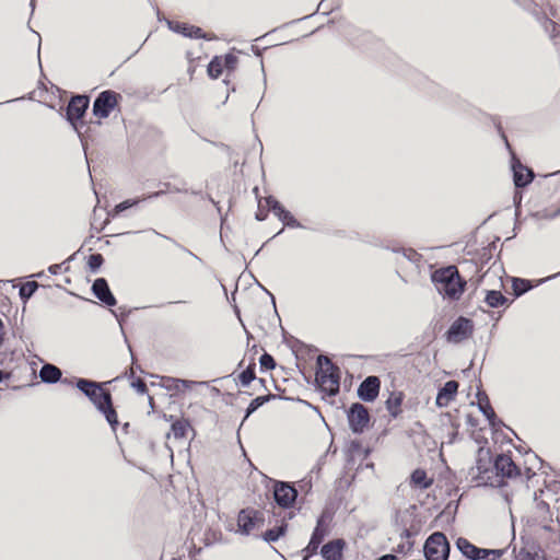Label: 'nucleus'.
<instances>
[{"mask_svg":"<svg viewBox=\"0 0 560 560\" xmlns=\"http://www.w3.org/2000/svg\"><path fill=\"white\" fill-rule=\"evenodd\" d=\"M121 102V94L112 89L101 91L96 94L92 102L91 117L88 120V137H96L98 135L96 129L103 127L105 120L108 119L112 114L113 135L119 136L121 132V118H124L120 107Z\"/></svg>","mask_w":560,"mask_h":560,"instance_id":"obj_1","label":"nucleus"},{"mask_svg":"<svg viewBox=\"0 0 560 560\" xmlns=\"http://www.w3.org/2000/svg\"><path fill=\"white\" fill-rule=\"evenodd\" d=\"M91 105V93H70L69 100L61 103L58 114L66 120L71 130H73L79 140H84L88 136V110Z\"/></svg>","mask_w":560,"mask_h":560,"instance_id":"obj_2","label":"nucleus"},{"mask_svg":"<svg viewBox=\"0 0 560 560\" xmlns=\"http://www.w3.org/2000/svg\"><path fill=\"white\" fill-rule=\"evenodd\" d=\"M478 113L490 121L500 140H509V137H521L523 132L528 131L530 121L527 117H506L505 120L499 115L488 114L478 109Z\"/></svg>","mask_w":560,"mask_h":560,"instance_id":"obj_3","label":"nucleus"},{"mask_svg":"<svg viewBox=\"0 0 560 560\" xmlns=\"http://www.w3.org/2000/svg\"><path fill=\"white\" fill-rule=\"evenodd\" d=\"M433 281L438 291L445 298L458 300L464 292L465 281L460 278L455 266L436 270L433 273Z\"/></svg>","mask_w":560,"mask_h":560,"instance_id":"obj_4","label":"nucleus"},{"mask_svg":"<svg viewBox=\"0 0 560 560\" xmlns=\"http://www.w3.org/2000/svg\"><path fill=\"white\" fill-rule=\"evenodd\" d=\"M243 52V49L231 47L222 55H214L207 65V75L210 80H218L223 72L226 75L233 74L240 65L238 55Z\"/></svg>","mask_w":560,"mask_h":560,"instance_id":"obj_5","label":"nucleus"},{"mask_svg":"<svg viewBox=\"0 0 560 560\" xmlns=\"http://www.w3.org/2000/svg\"><path fill=\"white\" fill-rule=\"evenodd\" d=\"M121 130H125L127 140H156L161 132L154 126L142 119L121 118Z\"/></svg>","mask_w":560,"mask_h":560,"instance_id":"obj_6","label":"nucleus"},{"mask_svg":"<svg viewBox=\"0 0 560 560\" xmlns=\"http://www.w3.org/2000/svg\"><path fill=\"white\" fill-rule=\"evenodd\" d=\"M166 27L174 34L180 35L184 38L189 39H202L206 42H211L217 39V35L214 33H207L200 26L190 24L188 22L180 21H166Z\"/></svg>","mask_w":560,"mask_h":560,"instance_id":"obj_7","label":"nucleus"},{"mask_svg":"<svg viewBox=\"0 0 560 560\" xmlns=\"http://www.w3.org/2000/svg\"><path fill=\"white\" fill-rule=\"evenodd\" d=\"M345 37L353 47L366 54L377 50L382 46V43L371 32L357 30L353 25L348 30V36Z\"/></svg>","mask_w":560,"mask_h":560,"instance_id":"obj_8","label":"nucleus"},{"mask_svg":"<svg viewBox=\"0 0 560 560\" xmlns=\"http://www.w3.org/2000/svg\"><path fill=\"white\" fill-rule=\"evenodd\" d=\"M326 365L322 366L316 374V381L320 389L328 395H336L339 390V374L330 361L325 359Z\"/></svg>","mask_w":560,"mask_h":560,"instance_id":"obj_9","label":"nucleus"},{"mask_svg":"<svg viewBox=\"0 0 560 560\" xmlns=\"http://www.w3.org/2000/svg\"><path fill=\"white\" fill-rule=\"evenodd\" d=\"M450 546L442 533L432 534L424 544V555L428 560H446Z\"/></svg>","mask_w":560,"mask_h":560,"instance_id":"obj_10","label":"nucleus"},{"mask_svg":"<svg viewBox=\"0 0 560 560\" xmlns=\"http://www.w3.org/2000/svg\"><path fill=\"white\" fill-rule=\"evenodd\" d=\"M483 452L480 450L479 459L475 467L471 468V472L474 478L477 480L478 486H495L500 483V480H495L493 474V465L491 464V459L486 453L485 457L482 456Z\"/></svg>","mask_w":560,"mask_h":560,"instance_id":"obj_11","label":"nucleus"},{"mask_svg":"<svg viewBox=\"0 0 560 560\" xmlns=\"http://www.w3.org/2000/svg\"><path fill=\"white\" fill-rule=\"evenodd\" d=\"M327 1L328 0H320L319 3L317 4L316 10L313 13L304 15V16L299 18V19L291 20L289 22H285V23L281 24L280 26H277V27L272 28L271 31L262 34L261 36H258L257 38L254 39V42H260V40L265 39L267 36H269L270 34L278 32L279 30L287 28V27H289L291 25H294V24H298V23H300L302 21L311 19V18H313L314 15H316L318 13H320L322 15L328 16L332 12L339 10L340 7H341L340 1H334L331 5H326Z\"/></svg>","mask_w":560,"mask_h":560,"instance_id":"obj_12","label":"nucleus"},{"mask_svg":"<svg viewBox=\"0 0 560 560\" xmlns=\"http://www.w3.org/2000/svg\"><path fill=\"white\" fill-rule=\"evenodd\" d=\"M262 526V514L254 509H244L237 515V532L243 535H249Z\"/></svg>","mask_w":560,"mask_h":560,"instance_id":"obj_13","label":"nucleus"},{"mask_svg":"<svg viewBox=\"0 0 560 560\" xmlns=\"http://www.w3.org/2000/svg\"><path fill=\"white\" fill-rule=\"evenodd\" d=\"M91 400L105 415L106 420L114 429L118 423V419L116 411L112 407L110 394L100 386L96 388L95 396Z\"/></svg>","mask_w":560,"mask_h":560,"instance_id":"obj_14","label":"nucleus"},{"mask_svg":"<svg viewBox=\"0 0 560 560\" xmlns=\"http://www.w3.org/2000/svg\"><path fill=\"white\" fill-rule=\"evenodd\" d=\"M348 420L353 432H362L369 423L368 409L361 404H353L348 412Z\"/></svg>","mask_w":560,"mask_h":560,"instance_id":"obj_15","label":"nucleus"},{"mask_svg":"<svg viewBox=\"0 0 560 560\" xmlns=\"http://www.w3.org/2000/svg\"><path fill=\"white\" fill-rule=\"evenodd\" d=\"M472 331V324L469 319L459 317L456 319L447 331V339L452 342H460L469 337Z\"/></svg>","mask_w":560,"mask_h":560,"instance_id":"obj_16","label":"nucleus"},{"mask_svg":"<svg viewBox=\"0 0 560 560\" xmlns=\"http://www.w3.org/2000/svg\"><path fill=\"white\" fill-rule=\"evenodd\" d=\"M298 492L296 490L285 482H277L273 488V497L276 502L282 508L291 506L295 499Z\"/></svg>","mask_w":560,"mask_h":560,"instance_id":"obj_17","label":"nucleus"},{"mask_svg":"<svg viewBox=\"0 0 560 560\" xmlns=\"http://www.w3.org/2000/svg\"><path fill=\"white\" fill-rule=\"evenodd\" d=\"M493 474L495 480H499V477H514L518 475V470L514 462L508 455H500L497 457L493 464Z\"/></svg>","mask_w":560,"mask_h":560,"instance_id":"obj_18","label":"nucleus"},{"mask_svg":"<svg viewBox=\"0 0 560 560\" xmlns=\"http://www.w3.org/2000/svg\"><path fill=\"white\" fill-rule=\"evenodd\" d=\"M380 392V380L376 376L365 378L358 389L359 397L364 401H373Z\"/></svg>","mask_w":560,"mask_h":560,"instance_id":"obj_19","label":"nucleus"},{"mask_svg":"<svg viewBox=\"0 0 560 560\" xmlns=\"http://www.w3.org/2000/svg\"><path fill=\"white\" fill-rule=\"evenodd\" d=\"M512 155L514 154L512 153ZM512 171L516 187H524L533 180V172L524 166L515 156H512Z\"/></svg>","mask_w":560,"mask_h":560,"instance_id":"obj_20","label":"nucleus"},{"mask_svg":"<svg viewBox=\"0 0 560 560\" xmlns=\"http://www.w3.org/2000/svg\"><path fill=\"white\" fill-rule=\"evenodd\" d=\"M331 25H336V30H337L338 34L343 36V37L348 36V30L352 28V25L345 18H342V16H340V18H332V19H329L326 22V24L318 25L313 31L302 35L299 38L302 39V38L311 37L312 35L320 32L325 26H331Z\"/></svg>","mask_w":560,"mask_h":560,"instance_id":"obj_21","label":"nucleus"},{"mask_svg":"<svg viewBox=\"0 0 560 560\" xmlns=\"http://www.w3.org/2000/svg\"><path fill=\"white\" fill-rule=\"evenodd\" d=\"M458 389V383L455 381H448L440 389L436 396V405L439 407H446L455 397Z\"/></svg>","mask_w":560,"mask_h":560,"instance_id":"obj_22","label":"nucleus"},{"mask_svg":"<svg viewBox=\"0 0 560 560\" xmlns=\"http://www.w3.org/2000/svg\"><path fill=\"white\" fill-rule=\"evenodd\" d=\"M345 546L346 542L342 539L329 541L322 547V556L326 560H341Z\"/></svg>","mask_w":560,"mask_h":560,"instance_id":"obj_23","label":"nucleus"},{"mask_svg":"<svg viewBox=\"0 0 560 560\" xmlns=\"http://www.w3.org/2000/svg\"><path fill=\"white\" fill-rule=\"evenodd\" d=\"M94 294L105 304L113 306L116 304V300L109 291L108 284L105 279H96L93 283Z\"/></svg>","mask_w":560,"mask_h":560,"instance_id":"obj_24","label":"nucleus"},{"mask_svg":"<svg viewBox=\"0 0 560 560\" xmlns=\"http://www.w3.org/2000/svg\"><path fill=\"white\" fill-rule=\"evenodd\" d=\"M296 40H300V38L277 43V44H273V46L287 45V44H291V43L296 42ZM271 47H272V45H268V46H264V47H259L257 45H252L250 48H249L250 51L253 52V55L255 57L259 58L260 69H261V73H262V81H264L265 89L267 88V77H266L265 65H264V52L267 49L271 48Z\"/></svg>","mask_w":560,"mask_h":560,"instance_id":"obj_25","label":"nucleus"},{"mask_svg":"<svg viewBox=\"0 0 560 560\" xmlns=\"http://www.w3.org/2000/svg\"><path fill=\"white\" fill-rule=\"evenodd\" d=\"M267 203L275 211V213L279 217V219H281L283 222H285L287 225L300 226V224L292 217V214L289 211H287L277 200H275L272 198H268Z\"/></svg>","mask_w":560,"mask_h":560,"instance_id":"obj_26","label":"nucleus"},{"mask_svg":"<svg viewBox=\"0 0 560 560\" xmlns=\"http://www.w3.org/2000/svg\"><path fill=\"white\" fill-rule=\"evenodd\" d=\"M516 5L522 8L525 12L532 14L534 18H536L537 21L541 23L544 26V16H547L544 14L540 10L538 4L534 0H512Z\"/></svg>","mask_w":560,"mask_h":560,"instance_id":"obj_27","label":"nucleus"},{"mask_svg":"<svg viewBox=\"0 0 560 560\" xmlns=\"http://www.w3.org/2000/svg\"><path fill=\"white\" fill-rule=\"evenodd\" d=\"M40 378L44 381V382H47V383H55L57 382L60 376H61V372L60 370L55 366V365H51V364H45L42 370H40Z\"/></svg>","mask_w":560,"mask_h":560,"instance_id":"obj_28","label":"nucleus"},{"mask_svg":"<svg viewBox=\"0 0 560 560\" xmlns=\"http://www.w3.org/2000/svg\"><path fill=\"white\" fill-rule=\"evenodd\" d=\"M402 401L401 393H392L386 400V408L393 417L400 412V405Z\"/></svg>","mask_w":560,"mask_h":560,"instance_id":"obj_29","label":"nucleus"},{"mask_svg":"<svg viewBox=\"0 0 560 560\" xmlns=\"http://www.w3.org/2000/svg\"><path fill=\"white\" fill-rule=\"evenodd\" d=\"M490 307H498L506 302L505 296L499 290H488L485 298Z\"/></svg>","mask_w":560,"mask_h":560,"instance_id":"obj_30","label":"nucleus"},{"mask_svg":"<svg viewBox=\"0 0 560 560\" xmlns=\"http://www.w3.org/2000/svg\"><path fill=\"white\" fill-rule=\"evenodd\" d=\"M544 28L549 34V38L557 45V40L560 38V25L556 24L548 16H544Z\"/></svg>","mask_w":560,"mask_h":560,"instance_id":"obj_31","label":"nucleus"},{"mask_svg":"<svg viewBox=\"0 0 560 560\" xmlns=\"http://www.w3.org/2000/svg\"><path fill=\"white\" fill-rule=\"evenodd\" d=\"M411 481L420 488H429L432 483V480L427 477V474L424 470L417 469L411 475Z\"/></svg>","mask_w":560,"mask_h":560,"instance_id":"obj_32","label":"nucleus"},{"mask_svg":"<svg viewBox=\"0 0 560 560\" xmlns=\"http://www.w3.org/2000/svg\"><path fill=\"white\" fill-rule=\"evenodd\" d=\"M456 546L463 552V555H465L467 558L474 559V556L477 552V547L471 545L467 539L458 538Z\"/></svg>","mask_w":560,"mask_h":560,"instance_id":"obj_33","label":"nucleus"},{"mask_svg":"<svg viewBox=\"0 0 560 560\" xmlns=\"http://www.w3.org/2000/svg\"><path fill=\"white\" fill-rule=\"evenodd\" d=\"M187 428H188V423L186 421H182V420L175 421L172 424L171 433L167 434V439H171L172 435L175 439L184 438L186 434Z\"/></svg>","mask_w":560,"mask_h":560,"instance_id":"obj_34","label":"nucleus"},{"mask_svg":"<svg viewBox=\"0 0 560 560\" xmlns=\"http://www.w3.org/2000/svg\"><path fill=\"white\" fill-rule=\"evenodd\" d=\"M320 522L322 521H318L317 527L314 530L313 536L311 538V541H310V544H308V546L306 548V550L310 551V552H316L320 541L324 538V532H322L320 528H319Z\"/></svg>","mask_w":560,"mask_h":560,"instance_id":"obj_35","label":"nucleus"},{"mask_svg":"<svg viewBox=\"0 0 560 560\" xmlns=\"http://www.w3.org/2000/svg\"><path fill=\"white\" fill-rule=\"evenodd\" d=\"M489 555H492V558L489 559V560H497L498 558L501 557L502 550L477 548V552L474 556V560H480V559H486L487 560L489 558Z\"/></svg>","mask_w":560,"mask_h":560,"instance_id":"obj_36","label":"nucleus"},{"mask_svg":"<svg viewBox=\"0 0 560 560\" xmlns=\"http://www.w3.org/2000/svg\"><path fill=\"white\" fill-rule=\"evenodd\" d=\"M37 288H38L37 282H35V281L26 282L20 288V296L24 300H27L35 293Z\"/></svg>","mask_w":560,"mask_h":560,"instance_id":"obj_37","label":"nucleus"},{"mask_svg":"<svg viewBox=\"0 0 560 560\" xmlns=\"http://www.w3.org/2000/svg\"><path fill=\"white\" fill-rule=\"evenodd\" d=\"M285 532V525H281L277 528L269 529L265 533L264 538L266 541L278 540Z\"/></svg>","mask_w":560,"mask_h":560,"instance_id":"obj_38","label":"nucleus"},{"mask_svg":"<svg viewBox=\"0 0 560 560\" xmlns=\"http://www.w3.org/2000/svg\"><path fill=\"white\" fill-rule=\"evenodd\" d=\"M253 380H255V370L254 365H249L240 374V381L243 386H248Z\"/></svg>","mask_w":560,"mask_h":560,"instance_id":"obj_39","label":"nucleus"},{"mask_svg":"<svg viewBox=\"0 0 560 560\" xmlns=\"http://www.w3.org/2000/svg\"><path fill=\"white\" fill-rule=\"evenodd\" d=\"M269 399V396H259L252 400L247 408V415L248 417L252 412H254L257 408H259L261 405H264Z\"/></svg>","mask_w":560,"mask_h":560,"instance_id":"obj_40","label":"nucleus"},{"mask_svg":"<svg viewBox=\"0 0 560 560\" xmlns=\"http://www.w3.org/2000/svg\"><path fill=\"white\" fill-rule=\"evenodd\" d=\"M515 560H542V558L537 552L532 553L528 550L521 549Z\"/></svg>","mask_w":560,"mask_h":560,"instance_id":"obj_41","label":"nucleus"},{"mask_svg":"<svg viewBox=\"0 0 560 560\" xmlns=\"http://www.w3.org/2000/svg\"><path fill=\"white\" fill-rule=\"evenodd\" d=\"M231 75H225V78L222 80V83L226 86L228 89V93L225 95V98L224 101L222 102V105L226 104L229 97H230V94L231 93H235L237 91V85L236 84H233L231 79H230Z\"/></svg>","mask_w":560,"mask_h":560,"instance_id":"obj_42","label":"nucleus"},{"mask_svg":"<svg viewBox=\"0 0 560 560\" xmlns=\"http://www.w3.org/2000/svg\"><path fill=\"white\" fill-rule=\"evenodd\" d=\"M139 202L138 199L136 200H125L120 203H118L114 209V215H117L118 213L125 211L126 209L137 205Z\"/></svg>","mask_w":560,"mask_h":560,"instance_id":"obj_43","label":"nucleus"},{"mask_svg":"<svg viewBox=\"0 0 560 560\" xmlns=\"http://www.w3.org/2000/svg\"><path fill=\"white\" fill-rule=\"evenodd\" d=\"M259 362H260L261 368H265L267 370H271L276 365L273 358L268 353H264L260 357Z\"/></svg>","mask_w":560,"mask_h":560,"instance_id":"obj_44","label":"nucleus"},{"mask_svg":"<svg viewBox=\"0 0 560 560\" xmlns=\"http://www.w3.org/2000/svg\"><path fill=\"white\" fill-rule=\"evenodd\" d=\"M91 269L95 270L100 268L103 264V257L100 254H94L89 257L88 261Z\"/></svg>","mask_w":560,"mask_h":560,"instance_id":"obj_45","label":"nucleus"},{"mask_svg":"<svg viewBox=\"0 0 560 560\" xmlns=\"http://www.w3.org/2000/svg\"><path fill=\"white\" fill-rule=\"evenodd\" d=\"M479 408L488 420H491L494 417V411L488 401L483 402L481 399H479Z\"/></svg>","mask_w":560,"mask_h":560,"instance_id":"obj_46","label":"nucleus"},{"mask_svg":"<svg viewBox=\"0 0 560 560\" xmlns=\"http://www.w3.org/2000/svg\"><path fill=\"white\" fill-rule=\"evenodd\" d=\"M513 288L517 295L524 293L528 288L526 287L525 280L514 279Z\"/></svg>","mask_w":560,"mask_h":560,"instance_id":"obj_47","label":"nucleus"},{"mask_svg":"<svg viewBox=\"0 0 560 560\" xmlns=\"http://www.w3.org/2000/svg\"><path fill=\"white\" fill-rule=\"evenodd\" d=\"M148 1L150 2L151 7L154 9L155 14H156V20H158V22H159V23H164V24L166 25V21H172L171 19H168V18L164 16V15L160 12L159 7H158V4H156V3L151 2V0H148Z\"/></svg>","mask_w":560,"mask_h":560,"instance_id":"obj_48","label":"nucleus"},{"mask_svg":"<svg viewBox=\"0 0 560 560\" xmlns=\"http://www.w3.org/2000/svg\"><path fill=\"white\" fill-rule=\"evenodd\" d=\"M194 384H196V383H195V382H192V381L176 380V381H175V388H176L177 390L188 389V388H190Z\"/></svg>","mask_w":560,"mask_h":560,"instance_id":"obj_49","label":"nucleus"},{"mask_svg":"<svg viewBox=\"0 0 560 560\" xmlns=\"http://www.w3.org/2000/svg\"><path fill=\"white\" fill-rule=\"evenodd\" d=\"M131 386L139 393V394H145L147 393V385L143 381L137 380L136 382H132Z\"/></svg>","mask_w":560,"mask_h":560,"instance_id":"obj_50","label":"nucleus"},{"mask_svg":"<svg viewBox=\"0 0 560 560\" xmlns=\"http://www.w3.org/2000/svg\"><path fill=\"white\" fill-rule=\"evenodd\" d=\"M77 386L80 390H82L85 394V390L90 389L89 387H93V382L88 380H79Z\"/></svg>","mask_w":560,"mask_h":560,"instance_id":"obj_51","label":"nucleus"},{"mask_svg":"<svg viewBox=\"0 0 560 560\" xmlns=\"http://www.w3.org/2000/svg\"><path fill=\"white\" fill-rule=\"evenodd\" d=\"M27 27L30 28L31 32L35 33L38 36L37 59H38L39 68L42 69V60H40L42 37H40L39 33H37L36 31H34L31 27L30 22L27 23Z\"/></svg>","mask_w":560,"mask_h":560,"instance_id":"obj_52","label":"nucleus"},{"mask_svg":"<svg viewBox=\"0 0 560 560\" xmlns=\"http://www.w3.org/2000/svg\"><path fill=\"white\" fill-rule=\"evenodd\" d=\"M498 276V271L494 269V268H491L489 269L483 276H482V280H488L492 277H497Z\"/></svg>","mask_w":560,"mask_h":560,"instance_id":"obj_53","label":"nucleus"},{"mask_svg":"<svg viewBox=\"0 0 560 560\" xmlns=\"http://www.w3.org/2000/svg\"><path fill=\"white\" fill-rule=\"evenodd\" d=\"M100 385L93 382V387H89V390H85V395L91 399L93 396H95L96 388H98Z\"/></svg>","mask_w":560,"mask_h":560,"instance_id":"obj_54","label":"nucleus"},{"mask_svg":"<svg viewBox=\"0 0 560 560\" xmlns=\"http://www.w3.org/2000/svg\"><path fill=\"white\" fill-rule=\"evenodd\" d=\"M185 56H186V59H187L188 63H194L195 57H194V54L190 50H187Z\"/></svg>","mask_w":560,"mask_h":560,"instance_id":"obj_55","label":"nucleus"},{"mask_svg":"<svg viewBox=\"0 0 560 560\" xmlns=\"http://www.w3.org/2000/svg\"><path fill=\"white\" fill-rule=\"evenodd\" d=\"M195 71H196V66H195L194 63H189L188 69H187V73H188L190 77H192V75H194V73H195Z\"/></svg>","mask_w":560,"mask_h":560,"instance_id":"obj_56","label":"nucleus"},{"mask_svg":"<svg viewBox=\"0 0 560 560\" xmlns=\"http://www.w3.org/2000/svg\"><path fill=\"white\" fill-rule=\"evenodd\" d=\"M380 560H397V558L393 555H385L381 557Z\"/></svg>","mask_w":560,"mask_h":560,"instance_id":"obj_57","label":"nucleus"},{"mask_svg":"<svg viewBox=\"0 0 560 560\" xmlns=\"http://www.w3.org/2000/svg\"><path fill=\"white\" fill-rule=\"evenodd\" d=\"M35 5H36V1H35V0H31V1H30V7H31V16L34 14Z\"/></svg>","mask_w":560,"mask_h":560,"instance_id":"obj_58","label":"nucleus"},{"mask_svg":"<svg viewBox=\"0 0 560 560\" xmlns=\"http://www.w3.org/2000/svg\"><path fill=\"white\" fill-rule=\"evenodd\" d=\"M254 140H256V141H259V140H260V139H259V137H258V135H257V132H256L255 130H254Z\"/></svg>","mask_w":560,"mask_h":560,"instance_id":"obj_59","label":"nucleus"},{"mask_svg":"<svg viewBox=\"0 0 560 560\" xmlns=\"http://www.w3.org/2000/svg\"><path fill=\"white\" fill-rule=\"evenodd\" d=\"M147 42H148V38H144V39H143V43H141V44H140V47H143V46H144V43H147Z\"/></svg>","mask_w":560,"mask_h":560,"instance_id":"obj_60","label":"nucleus"},{"mask_svg":"<svg viewBox=\"0 0 560 560\" xmlns=\"http://www.w3.org/2000/svg\"><path fill=\"white\" fill-rule=\"evenodd\" d=\"M147 42H148V38H144V39H143V43H141V44H140V47H143V46H144V43H147Z\"/></svg>","mask_w":560,"mask_h":560,"instance_id":"obj_61","label":"nucleus"},{"mask_svg":"<svg viewBox=\"0 0 560 560\" xmlns=\"http://www.w3.org/2000/svg\"><path fill=\"white\" fill-rule=\"evenodd\" d=\"M147 42H148V38H144V39H143V43H141V44H140V47H143V46H144V43H147Z\"/></svg>","mask_w":560,"mask_h":560,"instance_id":"obj_62","label":"nucleus"},{"mask_svg":"<svg viewBox=\"0 0 560 560\" xmlns=\"http://www.w3.org/2000/svg\"><path fill=\"white\" fill-rule=\"evenodd\" d=\"M147 42H148V38H144V39H143V43H141V44H140V47H143V46H144V43H147Z\"/></svg>","mask_w":560,"mask_h":560,"instance_id":"obj_63","label":"nucleus"},{"mask_svg":"<svg viewBox=\"0 0 560 560\" xmlns=\"http://www.w3.org/2000/svg\"><path fill=\"white\" fill-rule=\"evenodd\" d=\"M550 13H551V15H552V16H555V10H553V8H551V9H550Z\"/></svg>","mask_w":560,"mask_h":560,"instance_id":"obj_64","label":"nucleus"}]
</instances>
